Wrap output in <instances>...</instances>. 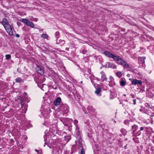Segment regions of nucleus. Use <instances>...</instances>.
I'll return each mask as SVG.
<instances>
[{
  "label": "nucleus",
  "mask_w": 154,
  "mask_h": 154,
  "mask_svg": "<svg viewBox=\"0 0 154 154\" xmlns=\"http://www.w3.org/2000/svg\"><path fill=\"white\" fill-rule=\"evenodd\" d=\"M64 110H67V108L66 106L65 107V108H64Z\"/></svg>",
  "instance_id": "38"
},
{
  "label": "nucleus",
  "mask_w": 154,
  "mask_h": 154,
  "mask_svg": "<svg viewBox=\"0 0 154 154\" xmlns=\"http://www.w3.org/2000/svg\"><path fill=\"white\" fill-rule=\"evenodd\" d=\"M134 131H133V132H134Z\"/></svg>",
  "instance_id": "54"
},
{
  "label": "nucleus",
  "mask_w": 154,
  "mask_h": 154,
  "mask_svg": "<svg viewBox=\"0 0 154 154\" xmlns=\"http://www.w3.org/2000/svg\"><path fill=\"white\" fill-rule=\"evenodd\" d=\"M62 42H63V43H64V42L63 41Z\"/></svg>",
  "instance_id": "51"
},
{
  "label": "nucleus",
  "mask_w": 154,
  "mask_h": 154,
  "mask_svg": "<svg viewBox=\"0 0 154 154\" xmlns=\"http://www.w3.org/2000/svg\"><path fill=\"white\" fill-rule=\"evenodd\" d=\"M59 34V32H56L55 34V35L56 37V38H58V35Z\"/></svg>",
  "instance_id": "31"
},
{
  "label": "nucleus",
  "mask_w": 154,
  "mask_h": 154,
  "mask_svg": "<svg viewBox=\"0 0 154 154\" xmlns=\"http://www.w3.org/2000/svg\"><path fill=\"white\" fill-rule=\"evenodd\" d=\"M101 75L100 81L101 82L106 81L107 79L106 77L105 73L103 71H102L100 72Z\"/></svg>",
  "instance_id": "7"
},
{
  "label": "nucleus",
  "mask_w": 154,
  "mask_h": 154,
  "mask_svg": "<svg viewBox=\"0 0 154 154\" xmlns=\"http://www.w3.org/2000/svg\"><path fill=\"white\" fill-rule=\"evenodd\" d=\"M88 71L89 72L90 71V70L89 69H88Z\"/></svg>",
  "instance_id": "49"
},
{
  "label": "nucleus",
  "mask_w": 154,
  "mask_h": 154,
  "mask_svg": "<svg viewBox=\"0 0 154 154\" xmlns=\"http://www.w3.org/2000/svg\"><path fill=\"white\" fill-rule=\"evenodd\" d=\"M133 139L134 140V138H133Z\"/></svg>",
  "instance_id": "55"
},
{
  "label": "nucleus",
  "mask_w": 154,
  "mask_h": 154,
  "mask_svg": "<svg viewBox=\"0 0 154 154\" xmlns=\"http://www.w3.org/2000/svg\"><path fill=\"white\" fill-rule=\"evenodd\" d=\"M120 85L121 86H125L126 84V82L123 79H121L120 81Z\"/></svg>",
  "instance_id": "17"
},
{
  "label": "nucleus",
  "mask_w": 154,
  "mask_h": 154,
  "mask_svg": "<svg viewBox=\"0 0 154 154\" xmlns=\"http://www.w3.org/2000/svg\"><path fill=\"white\" fill-rule=\"evenodd\" d=\"M116 75L119 78L121 77L122 76V74L120 72H118L116 73Z\"/></svg>",
  "instance_id": "22"
},
{
  "label": "nucleus",
  "mask_w": 154,
  "mask_h": 154,
  "mask_svg": "<svg viewBox=\"0 0 154 154\" xmlns=\"http://www.w3.org/2000/svg\"><path fill=\"white\" fill-rule=\"evenodd\" d=\"M125 148H126V146H125Z\"/></svg>",
  "instance_id": "56"
},
{
  "label": "nucleus",
  "mask_w": 154,
  "mask_h": 154,
  "mask_svg": "<svg viewBox=\"0 0 154 154\" xmlns=\"http://www.w3.org/2000/svg\"><path fill=\"white\" fill-rule=\"evenodd\" d=\"M143 149V146L140 145L139 146H137V152H138V154H140L141 152Z\"/></svg>",
  "instance_id": "15"
},
{
  "label": "nucleus",
  "mask_w": 154,
  "mask_h": 154,
  "mask_svg": "<svg viewBox=\"0 0 154 154\" xmlns=\"http://www.w3.org/2000/svg\"><path fill=\"white\" fill-rule=\"evenodd\" d=\"M135 87H136L137 89H138V88H139L137 85L135 86Z\"/></svg>",
  "instance_id": "43"
},
{
  "label": "nucleus",
  "mask_w": 154,
  "mask_h": 154,
  "mask_svg": "<svg viewBox=\"0 0 154 154\" xmlns=\"http://www.w3.org/2000/svg\"><path fill=\"white\" fill-rule=\"evenodd\" d=\"M108 68H110L112 69H116L117 68L116 66L114 63L112 62H108Z\"/></svg>",
  "instance_id": "10"
},
{
  "label": "nucleus",
  "mask_w": 154,
  "mask_h": 154,
  "mask_svg": "<svg viewBox=\"0 0 154 154\" xmlns=\"http://www.w3.org/2000/svg\"><path fill=\"white\" fill-rule=\"evenodd\" d=\"M133 101L134 102V104H135V99H134L133 100Z\"/></svg>",
  "instance_id": "39"
},
{
  "label": "nucleus",
  "mask_w": 154,
  "mask_h": 154,
  "mask_svg": "<svg viewBox=\"0 0 154 154\" xmlns=\"http://www.w3.org/2000/svg\"><path fill=\"white\" fill-rule=\"evenodd\" d=\"M110 80L109 82V85L110 87H112L115 85V83L114 82V79L113 78L111 77L110 78Z\"/></svg>",
  "instance_id": "13"
},
{
  "label": "nucleus",
  "mask_w": 154,
  "mask_h": 154,
  "mask_svg": "<svg viewBox=\"0 0 154 154\" xmlns=\"http://www.w3.org/2000/svg\"><path fill=\"white\" fill-rule=\"evenodd\" d=\"M41 115H40V114L39 115V116L40 117L42 118V117L43 116L45 117V113H44V114L43 113H42V112L41 111Z\"/></svg>",
  "instance_id": "30"
},
{
  "label": "nucleus",
  "mask_w": 154,
  "mask_h": 154,
  "mask_svg": "<svg viewBox=\"0 0 154 154\" xmlns=\"http://www.w3.org/2000/svg\"><path fill=\"white\" fill-rule=\"evenodd\" d=\"M139 142L138 138L135 137V143H138Z\"/></svg>",
  "instance_id": "33"
},
{
  "label": "nucleus",
  "mask_w": 154,
  "mask_h": 154,
  "mask_svg": "<svg viewBox=\"0 0 154 154\" xmlns=\"http://www.w3.org/2000/svg\"><path fill=\"white\" fill-rule=\"evenodd\" d=\"M147 96L150 97H152L153 96V93H151V92H149L148 93H147Z\"/></svg>",
  "instance_id": "23"
},
{
  "label": "nucleus",
  "mask_w": 154,
  "mask_h": 154,
  "mask_svg": "<svg viewBox=\"0 0 154 154\" xmlns=\"http://www.w3.org/2000/svg\"><path fill=\"white\" fill-rule=\"evenodd\" d=\"M137 32H138L139 35H141V39L142 41H150L153 40V38L152 37L148 36L145 34L141 35L142 33H143V30H142L138 29L137 30V32L136 33H137Z\"/></svg>",
  "instance_id": "3"
},
{
  "label": "nucleus",
  "mask_w": 154,
  "mask_h": 154,
  "mask_svg": "<svg viewBox=\"0 0 154 154\" xmlns=\"http://www.w3.org/2000/svg\"><path fill=\"white\" fill-rule=\"evenodd\" d=\"M94 77V76L93 75H91V76H90L89 77L90 79L91 80H92Z\"/></svg>",
  "instance_id": "32"
},
{
  "label": "nucleus",
  "mask_w": 154,
  "mask_h": 154,
  "mask_svg": "<svg viewBox=\"0 0 154 154\" xmlns=\"http://www.w3.org/2000/svg\"><path fill=\"white\" fill-rule=\"evenodd\" d=\"M16 36L17 37L19 38L20 37V35L19 34H16Z\"/></svg>",
  "instance_id": "37"
},
{
  "label": "nucleus",
  "mask_w": 154,
  "mask_h": 154,
  "mask_svg": "<svg viewBox=\"0 0 154 154\" xmlns=\"http://www.w3.org/2000/svg\"><path fill=\"white\" fill-rule=\"evenodd\" d=\"M15 81L16 82H23V80L20 77H18L16 78L15 79Z\"/></svg>",
  "instance_id": "20"
},
{
  "label": "nucleus",
  "mask_w": 154,
  "mask_h": 154,
  "mask_svg": "<svg viewBox=\"0 0 154 154\" xmlns=\"http://www.w3.org/2000/svg\"><path fill=\"white\" fill-rule=\"evenodd\" d=\"M152 142L153 143H154V140H152Z\"/></svg>",
  "instance_id": "47"
},
{
  "label": "nucleus",
  "mask_w": 154,
  "mask_h": 154,
  "mask_svg": "<svg viewBox=\"0 0 154 154\" xmlns=\"http://www.w3.org/2000/svg\"><path fill=\"white\" fill-rule=\"evenodd\" d=\"M80 154H85V149L83 148L82 149Z\"/></svg>",
  "instance_id": "27"
},
{
  "label": "nucleus",
  "mask_w": 154,
  "mask_h": 154,
  "mask_svg": "<svg viewBox=\"0 0 154 154\" xmlns=\"http://www.w3.org/2000/svg\"><path fill=\"white\" fill-rule=\"evenodd\" d=\"M80 83H82V81H81V82H80Z\"/></svg>",
  "instance_id": "48"
},
{
  "label": "nucleus",
  "mask_w": 154,
  "mask_h": 154,
  "mask_svg": "<svg viewBox=\"0 0 154 154\" xmlns=\"http://www.w3.org/2000/svg\"><path fill=\"white\" fill-rule=\"evenodd\" d=\"M61 99L60 97H57L56 99L54 101V104L56 106L59 105L61 101Z\"/></svg>",
  "instance_id": "9"
},
{
  "label": "nucleus",
  "mask_w": 154,
  "mask_h": 154,
  "mask_svg": "<svg viewBox=\"0 0 154 154\" xmlns=\"http://www.w3.org/2000/svg\"><path fill=\"white\" fill-rule=\"evenodd\" d=\"M126 94H124V96H126Z\"/></svg>",
  "instance_id": "52"
},
{
  "label": "nucleus",
  "mask_w": 154,
  "mask_h": 154,
  "mask_svg": "<svg viewBox=\"0 0 154 154\" xmlns=\"http://www.w3.org/2000/svg\"><path fill=\"white\" fill-rule=\"evenodd\" d=\"M143 130V127H141L140 128V131H142Z\"/></svg>",
  "instance_id": "36"
},
{
  "label": "nucleus",
  "mask_w": 154,
  "mask_h": 154,
  "mask_svg": "<svg viewBox=\"0 0 154 154\" xmlns=\"http://www.w3.org/2000/svg\"><path fill=\"white\" fill-rule=\"evenodd\" d=\"M104 54L109 58H113L114 60L117 61V64L123 65L124 67H129V65L128 64L119 56L115 55L108 51L104 52Z\"/></svg>",
  "instance_id": "1"
},
{
  "label": "nucleus",
  "mask_w": 154,
  "mask_h": 154,
  "mask_svg": "<svg viewBox=\"0 0 154 154\" xmlns=\"http://www.w3.org/2000/svg\"><path fill=\"white\" fill-rule=\"evenodd\" d=\"M135 131H136L137 130L136 127H137V126L135 125Z\"/></svg>",
  "instance_id": "41"
},
{
  "label": "nucleus",
  "mask_w": 154,
  "mask_h": 154,
  "mask_svg": "<svg viewBox=\"0 0 154 154\" xmlns=\"http://www.w3.org/2000/svg\"><path fill=\"white\" fill-rule=\"evenodd\" d=\"M121 132L122 133L123 135H126L127 133L126 130L123 128H122L121 130Z\"/></svg>",
  "instance_id": "21"
},
{
  "label": "nucleus",
  "mask_w": 154,
  "mask_h": 154,
  "mask_svg": "<svg viewBox=\"0 0 154 154\" xmlns=\"http://www.w3.org/2000/svg\"><path fill=\"white\" fill-rule=\"evenodd\" d=\"M147 113L149 115V112L153 113V112L152 111V109H150L149 110H148L147 111Z\"/></svg>",
  "instance_id": "28"
},
{
  "label": "nucleus",
  "mask_w": 154,
  "mask_h": 154,
  "mask_svg": "<svg viewBox=\"0 0 154 154\" xmlns=\"http://www.w3.org/2000/svg\"><path fill=\"white\" fill-rule=\"evenodd\" d=\"M128 120H125V125H127L128 124Z\"/></svg>",
  "instance_id": "34"
},
{
  "label": "nucleus",
  "mask_w": 154,
  "mask_h": 154,
  "mask_svg": "<svg viewBox=\"0 0 154 154\" xmlns=\"http://www.w3.org/2000/svg\"><path fill=\"white\" fill-rule=\"evenodd\" d=\"M150 109H152L153 112H149V116H150L151 119L152 120V121L154 122V106L152 107H151Z\"/></svg>",
  "instance_id": "11"
},
{
  "label": "nucleus",
  "mask_w": 154,
  "mask_h": 154,
  "mask_svg": "<svg viewBox=\"0 0 154 154\" xmlns=\"http://www.w3.org/2000/svg\"><path fill=\"white\" fill-rule=\"evenodd\" d=\"M78 121L76 120H75L74 121V123L75 124L76 127V134L78 135H80V132L79 131V128H78V125H77L78 123Z\"/></svg>",
  "instance_id": "12"
},
{
  "label": "nucleus",
  "mask_w": 154,
  "mask_h": 154,
  "mask_svg": "<svg viewBox=\"0 0 154 154\" xmlns=\"http://www.w3.org/2000/svg\"><path fill=\"white\" fill-rule=\"evenodd\" d=\"M149 131L148 130H146V132H147Z\"/></svg>",
  "instance_id": "46"
},
{
  "label": "nucleus",
  "mask_w": 154,
  "mask_h": 154,
  "mask_svg": "<svg viewBox=\"0 0 154 154\" xmlns=\"http://www.w3.org/2000/svg\"><path fill=\"white\" fill-rule=\"evenodd\" d=\"M39 70H38V73H39L40 74H38V73H37V75H38V78H37L36 77H35V81L37 82H43L45 80V78L42 75H42L43 73V71L42 69L40 68H39Z\"/></svg>",
  "instance_id": "4"
},
{
  "label": "nucleus",
  "mask_w": 154,
  "mask_h": 154,
  "mask_svg": "<svg viewBox=\"0 0 154 154\" xmlns=\"http://www.w3.org/2000/svg\"><path fill=\"white\" fill-rule=\"evenodd\" d=\"M135 86L137 85L140 88H141L142 87V82L141 80L135 79Z\"/></svg>",
  "instance_id": "8"
},
{
  "label": "nucleus",
  "mask_w": 154,
  "mask_h": 154,
  "mask_svg": "<svg viewBox=\"0 0 154 154\" xmlns=\"http://www.w3.org/2000/svg\"><path fill=\"white\" fill-rule=\"evenodd\" d=\"M101 91V89L100 88H98L96 89L95 93L98 96H100L101 95L100 92Z\"/></svg>",
  "instance_id": "16"
},
{
  "label": "nucleus",
  "mask_w": 154,
  "mask_h": 154,
  "mask_svg": "<svg viewBox=\"0 0 154 154\" xmlns=\"http://www.w3.org/2000/svg\"><path fill=\"white\" fill-rule=\"evenodd\" d=\"M0 23L3 26L6 32L9 35L12 36L13 35L14 29L11 26L7 19H3Z\"/></svg>",
  "instance_id": "2"
},
{
  "label": "nucleus",
  "mask_w": 154,
  "mask_h": 154,
  "mask_svg": "<svg viewBox=\"0 0 154 154\" xmlns=\"http://www.w3.org/2000/svg\"><path fill=\"white\" fill-rule=\"evenodd\" d=\"M7 59H10L11 57V56L9 54H7L5 56Z\"/></svg>",
  "instance_id": "29"
},
{
  "label": "nucleus",
  "mask_w": 154,
  "mask_h": 154,
  "mask_svg": "<svg viewBox=\"0 0 154 154\" xmlns=\"http://www.w3.org/2000/svg\"><path fill=\"white\" fill-rule=\"evenodd\" d=\"M132 84L133 85H135V79H133V80L132 82Z\"/></svg>",
  "instance_id": "35"
},
{
  "label": "nucleus",
  "mask_w": 154,
  "mask_h": 154,
  "mask_svg": "<svg viewBox=\"0 0 154 154\" xmlns=\"http://www.w3.org/2000/svg\"><path fill=\"white\" fill-rule=\"evenodd\" d=\"M41 37L43 38L44 39H48L49 38L48 35L46 34L43 33L41 35Z\"/></svg>",
  "instance_id": "18"
},
{
  "label": "nucleus",
  "mask_w": 154,
  "mask_h": 154,
  "mask_svg": "<svg viewBox=\"0 0 154 154\" xmlns=\"http://www.w3.org/2000/svg\"><path fill=\"white\" fill-rule=\"evenodd\" d=\"M146 57H139L138 58V63L139 66H138V67H144L145 66V60Z\"/></svg>",
  "instance_id": "5"
},
{
  "label": "nucleus",
  "mask_w": 154,
  "mask_h": 154,
  "mask_svg": "<svg viewBox=\"0 0 154 154\" xmlns=\"http://www.w3.org/2000/svg\"><path fill=\"white\" fill-rule=\"evenodd\" d=\"M135 87H136L137 89H138V88H139L137 85L135 86Z\"/></svg>",
  "instance_id": "42"
},
{
  "label": "nucleus",
  "mask_w": 154,
  "mask_h": 154,
  "mask_svg": "<svg viewBox=\"0 0 154 154\" xmlns=\"http://www.w3.org/2000/svg\"><path fill=\"white\" fill-rule=\"evenodd\" d=\"M145 106L146 107H147L148 108H151L150 107V105H149V104L148 103H146L145 104Z\"/></svg>",
  "instance_id": "26"
},
{
  "label": "nucleus",
  "mask_w": 154,
  "mask_h": 154,
  "mask_svg": "<svg viewBox=\"0 0 154 154\" xmlns=\"http://www.w3.org/2000/svg\"><path fill=\"white\" fill-rule=\"evenodd\" d=\"M37 20H38L37 19H35L34 20L35 21H37Z\"/></svg>",
  "instance_id": "40"
},
{
  "label": "nucleus",
  "mask_w": 154,
  "mask_h": 154,
  "mask_svg": "<svg viewBox=\"0 0 154 154\" xmlns=\"http://www.w3.org/2000/svg\"><path fill=\"white\" fill-rule=\"evenodd\" d=\"M20 21L22 23H25L27 26H29L31 28H33L34 27L33 23L32 22L30 21L29 20L26 19H22L20 20Z\"/></svg>",
  "instance_id": "6"
},
{
  "label": "nucleus",
  "mask_w": 154,
  "mask_h": 154,
  "mask_svg": "<svg viewBox=\"0 0 154 154\" xmlns=\"http://www.w3.org/2000/svg\"><path fill=\"white\" fill-rule=\"evenodd\" d=\"M20 103L21 104V105H23V104L22 102H21V103Z\"/></svg>",
  "instance_id": "44"
},
{
  "label": "nucleus",
  "mask_w": 154,
  "mask_h": 154,
  "mask_svg": "<svg viewBox=\"0 0 154 154\" xmlns=\"http://www.w3.org/2000/svg\"><path fill=\"white\" fill-rule=\"evenodd\" d=\"M134 125H133L132 126V128L133 129V128L134 127Z\"/></svg>",
  "instance_id": "45"
},
{
  "label": "nucleus",
  "mask_w": 154,
  "mask_h": 154,
  "mask_svg": "<svg viewBox=\"0 0 154 154\" xmlns=\"http://www.w3.org/2000/svg\"><path fill=\"white\" fill-rule=\"evenodd\" d=\"M143 50V49H141V50H140V51H142Z\"/></svg>",
  "instance_id": "50"
},
{
  "label": "nucleus",
  "mask_w": 154,
  "mask_h": 154,
  "mask_svg": "<svg viewBox=\"0 0 154 154\" xmlns=\"http://www.w3.org/2000/svg\"><path fill=\"white\" fill-rule=\"evenodd\" d=\"M35 151L38 154H42V151L41 150H38L37 149H35Z\"/></svg>",
  "instance_id": "25"
},
{
  "label": "nucleus",
  "mask_w": 154,
  "mask_h": 154,
  "mask_svg": "<svg viewBox=\"0 0 154 154\" xmlns=\"http://www.w3.org/2000/svg\"><path fill=\"white\" fill-rule=\"evenodd\" d=\"M148 49L149 50L150 52L152 53L154 52V45H151L148 46Z\"/></svg>",
  "instance_id": "14"
},
{
  "label": "nucleus",
  "mask_w": 154,
  "mask_h": 154,
  "mask_svg": "<svg viewBox=\"0 0 154 154\" xmlns=\"http://www.w3.org/2000/svg\"><path fill=\"white\" fill-rule=\"evenodd\" d=\"M44 141L45 142L46 141V140L45 139H44Z\"/></svg>",
  "instance_id": "53"
},
{
  "label": "nucleus",
  "mask_w": 154,
  "mask_h": 154,
  "mask_svg": "<svg viewBox=\"0 0 154 154\" xmlns=\"http://www.w3.org/2000/svg\"><path fill=\"white\" fill-rule=\"evenodd\" d=\"M141 133L140 131H138L136 133H135V136L140 135Z\"/></svg>",
  "instance_id": "24"
},
{
  "label": "nucleus",
  "mask_w": 154,
  "mask_h": 154,
  "mask_svg": "<svg viewBox=\"0 0 154 154\" xmlns=\"http://www.w3.org/2000/svg\"><path fill=\"white\" fill-rule=\"evenodd\" d=\"M136 74L138 75V76H137V77L138 78H141L142 77V76L141 75V73H140V72H139L138 71L135 72V75H136Z\"/></svg>",
  "instance_id": "19"
}]
</instances>
